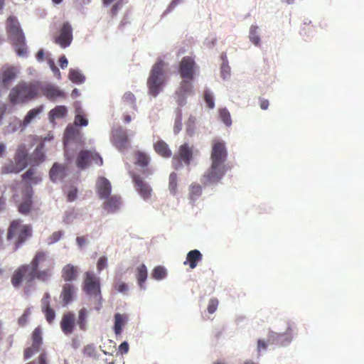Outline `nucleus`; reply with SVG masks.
Segmentation results:
<instances>
[{"instance_id":"c756f323","label":"nucleus","mask_w":364,"mask_h":364,"mask_svg":"<svg viewBox=\"0 0 364 364\" xmlns=\"http://www.w3.org/2000/svg\"><path fill=\"white\" fill-rule=\"evenodd\" d=\"M21 178L23 181L29 182L31 184H38L42 180L41 176L32 168H28L22 174Z\"/></svg>"},{"instance_id":"bb28decb","label":"nucleus","mask_w":364,"mask_h":364,"mask_svg":"<svg viewBox=\"0 0 364 364\" xmlns=\"http://www.w3.org/2000/svg\"><path fill=\"white\" fill-rule=\"evenodd\" d=\"M203 255L198 250H193L188 252L186 260L183 264H188L191 269H194L198 265V262L201 261Z\"/></svg>"},{"instance_id":"f3484780","label":"nucleus","mask_w":364,"mask_h":364,"mask_svg":"<svg viewBox=\"0 0 364 364\" xmlns=\"http://www.w3.org/2000/svg\"><path fill=\"white\" fill-rule=\"evenodd\" d=\"M77 289V287L70 282H65L62 286L60 297L64 306H67L74 301Z\"/></svg>"},{"instance_id":"4d7b16f0","label":"nucleus","mask_w":364,"mask_h":364,"mask_svg":"<svg viewBox=\"0 0 364 364\" xmlns=\"http://www.w3.org/2000/svg\"><path fill=\"white\" fill-rule=\"evenodd\" d=\"M87 242V240L85 236H78L76 237V243L80 248H82Z\"/></svg>"},{"instance_id":"423d86ee","label":"nucleus","mask_w":364,"mask_h":364,"mask_svg":"<svg viewBox=\"0 0 364 364\" xmlns=\"http://www.w3.org/2000/svg\"><path fill=\"white\" fill-rule=\"evenodd\" d=\"M38 95V87L35 84L19 82L10 91L9 97L10 102L15 104L24 103Z\"/></svg>"},{"instance_id":"f257e3e1","label":"nucleus","mask_w":364,"mask_h":364,"mask_svg":"<svg viewBox=\"0 0 364 364\" xmlns=\"http://www.w3.org/2000/svg\"><path fill=\"white\" fill-rule=\"evenodd\" d=\"M55 263L47 252L37 251L28 264H22L12 274L11 282L14 287L18 288L23 282L30 284L35 279L47 282L53 275Z\"/></svg>"},{"instance_id":"9b49d317","label":"nucleus","mask_w":364,"mask_h":364,"mask_svg":"<svg viewBox=\"0 0 364 364\" xmlns=\"http://www.w3.org/2000/svg\"><path fill=\"white\" fill-rule=\"evenodd\" d=\"M198 65L193 58L191 56L183 57L178 65V72L181 78L194 80Z\"/></svg>"},{"instance_id":"0eeeda50","label":"nucleus","mask_w":364,"mask_h":364,"mask_svg":"<svg viewBox=\"0 0 364 364\" xmlns=\"http://www.w3.org/2000/svg\"><path fill=\"white\" fill-rule=\"evenodd\" d=\"M92 162L99 166L103 165L102 158L95 150L82 149L78 152L75 164L79 169L87 168Z\"/></svg>"},{"instance_id":"dca6fc26","label":"nucleus","mask_w":364,"mask_h":364,"mask_svg":"<svg viewBox=\"0 0 364 364\" xmlns=\"http://www.w3.org/2000/svg\"><path fill=\"white\" fill-rule=\"evenodd\" d=\"M18 69L12 65H5L0 70V82L8 87L11 82L17 77Z\"/></svg>"},{"instance_id":"0e129e2a","label":"nucleus","mask_w":364,"mask_h":364,"mask_svg":"<svg viewBox=\"0 0 364 364\" xmlns=\"http://www.w3.org/2000/svg\"><path fill=\"white\" fill-rule=\"evenodd\" d=\"M28 318L26 317V314H23L19 318H18V323L21 326H24L27 322Z\"/></svg>"},{"instance_id":"3c124183","label":"nucleus","mask_w":364,"mask_h":364,"mask_svg":"<svg viewBox=\"0 0 364 364\" xmlns=\"http://www.w3.org/2000/svg\"><path fill=\"white\" fill-rule=\"evenodd\" d=\"M218 306V300L216 298H213L209 301L208 305V311L210 314H213L217 310Z\"/></svg>"},{"instance_id":"2f4dec72","label":"nucleus","mask_w":364,"mask_h":364,"mask_svg":"<svg viewBox=\"0 0 364 364\" xmlns=\"http://www.w3.org/2000/svg\"><path fill=\"white\" fill-rule=\"evenodd\" d=\"M154 148L155 151L162 157L168 158L172 154L168 144L162 140L157 141L154 144Z\"/></svg>"},{"instance_id":"de8ad7c7","label":"nucleus","mask_w":364,"mask_h":364,"mask_svg":"<svg viewBox=\"0 0 364 364\" xmlns=\"http://www.w3.org/2000/svg\"><path fill=\"white\" fill-rule=\"evenodd\" d=\"M64 232L62 230L54 232L48 238V244H53L59 241L63 236Z\"/></svg>"},{"instance_id":"a878e982","label":"nucleus","mask_w":364,"mask_h":364,"mask_svg":"<svg viewBox=\"0 0 364 364\" xmlns=\"http://www.w3.org/2000/svg\"><path fill=\"white\" fill-rule=\"evenodd\" d=\"M66 173V167L58 163H55L50 170V178L53 181L61 180Z\"/></svg>"},{"instance_id":"9d476101","label":"nucleus","mask_w":364,"mask_h":364,"mask_svg":"<svg viewBox=\"0 0 364 364\" xmlns=\"http://www.w3.org/2000/svg\"><path fill=\"white\" fill-rule=\"evenodd\" d=\"M193 159V147L188 144L184 143L178 148V152L172 159V166L176 170L183 167V164L189 166Z\"/></svg>"},{"instance_id":"393cba45","label":"nucleus","mask_w":364,"mask_h":364,"mask_svg":"<svg viewBox=\"0 0 364 364\" xmlns=\"http://www.w3.org/2000/svg\"><path fill=\"white\" fill-rule=\"evenodd\" d=\"M14 159L18 164H20L21 166H23L26 168L28 166V150L25 144H20L17 146Z\"/></svg>"},{"instance_id":"ea45409f","label":"nucleus","mask_w":364,"mask_h":364,"mask_svg":"<svg viewBox=\"0 0 364 364\" xmlns=\"http://www.w3.org/2000/svg\"><path fill=\"white\" fill-rule=\"evenodd\" d=\"M168 190L172 195L177 193V174L174 172L169 175Z\"/></svg>"},{"instance_id":"6ab92c4d","label":"nucleus","mask_w":364,"mask_h":364,"mask_svg":"<svg viewBox=\"0 0 364 364\" xmlns=\"http://www.w3.org/2000/svg\"><path fill=\"white\" fill-rule=\"evenodd\" d=\"M60 326L64 334L67 336L72 334L75 327V314L72 312L64 314L60 321Z\"/></svg>"},{"instance_id":"7c9ffc66","label":"nucleus","mask_w":364,"mask_h":364,"mask_svg":"<svg viewBox=\"0 0 364 364\" xmlns=\"http://www.w3.org/2000/svg\"><path fill=\"white\" fill-rule=\"evenodd\" d=\"M127 315L119 313L115 314L114 331L116 335H120L122 333V328L127 323Z\"/></svg>"},{"instance_id":"e2e57ef3","label":"nucleus","mask_w":364,"mask_h":364,"mask_svg":"<svg viewBox=\"0 0 364 364\" xmlns=\"http://www.w3.org/2000/svg\"><path fill=\"white\" fill-rule=\"evenodd\" d=\"M59 64H60V66L61 67V68H63V69L67 68L68 61L65 55H63L60 58Z\"/></svg>"},{"instance_id":"e433bc0d","label":"nucleus","mask_w":364,"mask_h":364,"mask_svg":"<svg viewBox=\"0 0 364 364\" xmlns=\"http://www.w3.org/2000/svg\"><path fill=\"white\" fill-rule=\"evenodd\" d=\"M202 193V187L197 183H193L189 187V199L193 205L195 201L200 196Z\"/></svg>"},{"instance_id":"4c0bfd02","label":"nucleus","mask_w":364,"mask_h":364,"mask_svg":"<svg viewBox=\"0 0 364 364\" xmlns=\"http://www.w3.org/2000/svg\"><path fill=\"white\" fill-rule=\"evenodd\" d=\"M136 164L141 167L147 166L150 161L149 156L144 152L137 151L136 153Z\"/></svg>"},{"instance_id":"4be33fe9","label":"nucleus","mask_w":364,"mask_h":364,"mask_svg":"<svg viewBox=\"0 0 364 364\" xmlns=\"http://www.w3.org/2000/svg\"><path fill=\"white\" fill-rule=\"evenodd\" d=\"M43 111V107H38L36 108L31 109L28 111L27 114L23 119V121L21 122L19 119H16L14 122L16 123V127L11 129V132H16L17 130V128L21 127L22 129L25 128L28 125V124L31 123V122L41 112Z\"/></svg>"},{"instance_id":"13d9d810","label":"nucleus","mask_w":364,"mask_h":364,"mask_svg":"<svg viewBox=\"0 0 364 364\" xmlns=\"http://www.w3.org/2000/svg\"><path fill=\"white\" fill-rule=\"evenodd\" d=\"M119 350L122 354H125L129 351V344L127 341L122 342L119 346Z\"/></svg>"},{"instance_id":"20e7f679","label":"nucleus","mask_w":364,"mask_h":364,"mask_svg":"<svg viewBox=\"0 0 364 364\" xmlns=\"http://www.w3.org/2000/svg\"><path fill=\"white\" fill-rule=\"evenodd\" d=\"M6 31L8 38L11 41L18 55H26V38L16 17L10 16L7 18Z\"/></svg>"},{"instance_id":"4468645a","label":"nucleus","mask_w":364,"mask_h":364,"mask_svg":"<svg viewBox=\"0 0 364 364\" xmlns=\"http://www.w3.org/2000/svg\"><path fill=\"white\" fill-rule=\"evenodd\" d=\"M73 41V28L68 22L63 23L59 30V34L55 38V43L61 48L69 46Z\"/></svg>"},{"instance_id":"774afa93","label":"nucleus","mask_w":364,"mask_h":364,"mask_svg":"<svg viewBox=\"0 0 364 364\" xmlns=\"http://www.w3.org/2000/svg\"><path fill=\"white\" fill-rule=\"evenodd\" d=\"M222 69H223V70H222L223 77L224 79H225L226 77H228L230 75L229 68H223Z\"/></svg>"},{"instance_id":"8fccbe9b","label":"nucleus","mask_w":364,"mask_h":364,"mask_svg":"<svg viewBox=\"0 0 364 364\" xmlns=\"http://www.w3.org/2000/svg\"><path fill=\"white\" fill-rule=\"evenodd\" d=\"M122 100L125 103L132 105L134 107H135L136 98H135L134 95L133 93H132L131 92H126L122 97Z\"/></svg>"},{"instance_id":"b1692460","label":"nucleus","mask_w":364,"mask_h":364,"mask_svg":"<svg viewBox=\"0 0 364 364\" xmlns=\"http://www.w3.org/2000/svg\"><path fill=\"white\" fill-rule=\"evenodd\" d=\"M111 183L104 177L99 178L97 183V192L100 198H107L111 193Z\"/></svg>"},{"instance_id":"864d4df0","label":"nucleus","mask_w":364,"mask_h":364,"mask_svg":"<svg viewBox=\"0 0 364 364\" xmlns=\"http://www.w3.org/2000/svg\"><path fill=\"white\" fill-rule=\"evenodd\" d=\"M123 1L122 0L117 1L112 7L110 14L112 17L116 16L119 10L122 9Z\"/></svg>"},{"instance_id":"603ef678","label":"nucleus","mask_w":364,"mask_h":364,"mask_svg":"<svg viewBox=\"0 0 364 364\" xmlns=\"http://www.w3.org/2000/svg\"><path fill=\"white\" fill-rule=\"evenodd\" d=\"M77 195V189L75 187H71L67 193V200L68 202L74 201Z\"/></svg>"},{"instance_id":"052dcab7","label":"nucleus","mask_w":364,"mask_h":364,"mask_svg":"<svg viewBox=\"0 0 364 364\" xmlns=\"http://www.w3.org/2000/svg\"><path fill=\"white\" fill-rule=\"evenodd\" d=\"M267 348V344L261 339L257 341V351L260 352L262 350H264Z\"/></svg>"},{"instance_id":"a211bd4d","label":"nucleus","mask_w":364,"mask_h":364,"mask_svg":"<svg viewBox=\"0 0 364 364\" xmlns=\"http://www.w3.org/2000/svg\"><path fill=\"white\" fill-rule=\"evenodd\" d=\"M79 267L69 263L63 267L61 270V278L64 282L71 283L72 282L77 280L79 277Z\"/></svg>"},{"instance_id":"1a4fd4ad","label":"nucleus","mask_w":364,"mask_h":364,"mask_svg":"<svg viewBox=\"0 0 364 364\" xmlns=\"http://www.w3.org/2000/svg\"><path fill=\"white\" fill-rule=\"evenodd\" d=\"M29 138L31 145L37 144V146L29 156L28 161L32 166H38L46 159L44 147L45 141L47 140V138H42L36 135H30Z\"/></svg>"},{"instance_id":"2eb2a0df","label":"nucleus","mask_w":364,"mask_h":364,"mask_svg":"<svg viewBox=\"0 0 364 364\" xmlns=\"http://www.w3.org/2000/svg\"><path fill=\"white\" fill-rule=\"evenodd\" d=\"M132 180L136 190L141 198L145 200L149 199L152 193L151 186L136 174H133Z\"/></svg>"},{"instance_id":"c03bdc74","label":"nucleus","mask_w":364,"mask_h":364,"mask_svg":"<svg viewBox=\"0 0 364 364\" xmlns=\"http://www.w3.org/2000/svg\"><path fill=\"white\" fill-rule=\"evenodd\" d=\"M196 118L190 117L186 124V132L189 136H192L195 132Z\"/></svg>"},{"instance_id":"680f3d73","label":"nucleus","mask_w":364,"mask_h":364,"mask_svg":"<svg viewBox=\"0 0 364 364\" xmlns=\"http://www.w3.org/2000/svg\"><path fill=\"white\" fill-rule=\"evenodd\" d=\"M38 364H48L46 353L43 352L38 358Z\"/></svg>"},{"instance_id":"bf43d9fd","label":"nucleus","mask_w":364,"mask_h":364,"mask_svg":"<svg viewBox=\"0 0 364 364\" xmlns=\"http://www.w3.org/2000/svg\"><path fill=\"white\" fill-rule=\"evenodd\" d=\"M259 100H260V103H259L260 108L263 110L267 109V108L269 105V100H266V99H263V98H259Z\"/></svg>"},{"instance_id":"f8f14e48","label":"nucleus","mask_w":364,"mask_h":364,"mask_svg":"<svg viewBox=\"0 0 364 364\" xmlns=\"http://www.w3.org/2000/svg\"><path fill=\"white\" fill-rule=\"evenodd\" d=\"M21 200L19 202L18 210L21 214L30 213L33 205L32 196L33 191L31 185H24L21 188Z\"/></svg>"},{"instance_id":"a18cd8bd","label":"nucleus","mask_w":364,"mask_h":364,"mask_svg":"<svg viewBox=\"0 0 364 364\" xmlns=\"http://www.w3.org/2000/svg\"><path fill=\"white\" fill-rule=\"evenodd\" d=\"M204 100L210 109H213L215 107L213 96L209 90L205 91Z\"/></svg>"},{"instance_id":"49530a36","label":"nucleus","mask_w":364,"mask_h":364,"mask_svg":"<svg viewBox=\"0 0 364 364\" xmlns=\"http://www.w3.org/2000/svg\"><path fill=\"white\" fill-rule=\"evenodd\" d=\"M113 287L117 291L122 294H125L128 291L127 284L121 281L114 282Z\"/></svg>"},{"instance_id":"39448f33","label":"nucleus","mask_w":364,"mask_h":364,"mask_svg":"<svg viewBox=\"0 0 364 364\" xmlns=\"http://www.w3.org/2000/svg\"><path fill=\"white\" fill-rule=\"evenodd\" d=\"M32 236L31 225L23 224L20 219L13 220L7 229L6 238L14 240V251L18 250Z\"/></svg>"},{"instance_id":"79ce46f5","label":"nucleus","mask_w":364,"mask_h":364,"mask_svg":"<svg viewBox=\"0 0 364 364\" xmlns=\"http://www.w3.org/2000/svg\"><path fill=\"white\" fill-rule=\"evenodd\" d=\"M219 115L223 122L228 127L232 124L231 116L229 111L226 108L219 109Z\"/></svg>"},{"instance_id":"6e6d98bb","label":"nucleus","mask_w":364,"mask_h":364,"mask_svg":"<svg viewBox=\"0 0 364 364\" xmlns=\"http://www.w3.org/2000/svg\"><path fill=\"white\" fill-rule=\"evenodd\" d=\"M182 129V119L181 114H179L175 120L173 127V131L175 134H178Z\"/></svg>"},{"instance_id":"72a5a7b5","label":"nucleus","mask_w":364,"mask_h":364,"mask_svg":"<svg viewBox=\"0 0 364 364\" xmlns=\"http://www.w3.org/2000/svg\"><path fill=\"white\" fill-rule=\"evenodd\" d=\"M68 110L65 106H57L49 112V118L50 121L55 119L63 118L67 115Z\"/></svg>"},{"instance_id":"c85d7f7f","label":"nucleus","mask_w":364,"mask_h":364,"mask_svg":"<svg viewBox=\"0 0 364 364\" xmlns=\"http://www.w3.org/2000/svg\"><path fill=\"white\" fill-rule=\"evenodd\" d=\"M121 205V199L116 196L109 197L103 204V208L107 210L108 213L116 212Z\"/></svg>"},{"instance_id":"09e8293b","label":"nucleus","mask_w":364,"mask_h":364,"mask_svg":"<svg viewBox=\"0 0 364 364\" xmlns=\"http://www.w3.org/2000/svg\"><path fill=\"white\" fill-rule=\"evenodd\" d=\"M107 258L105 256L100 257L97 262V272H102L104 269L107 268Z\"/></svg>"},{"instance_id":"5701e85b","label":"nucleus","mask_w":364,"mask_h":364,"mask_svg":"<svg viewBox=\"0 0 364 364\" xmlns=\"http://www.w3.org/2000/svg\"><path fill=\"white\" fill-rule=\"evenodd\" d=\"M50 294L45 293L41 299V310L44 313L46 321L51 323L55 317V311L50 307Z\"/></svg>"},{"instance_id":"5fc2aeb1","label":"nucleus","mask_w":364,"mask_h":364,"mask_svg":"<svg viewBox=\"0 0 364 364\" xmlns=\"http://www.w3.org/2000/svg\"><path fill=\"white\" fill-rule=\"evenodd\" d=\"M75 124L77 126H87L88 122L84 116L81 114H77L75 117Z\"/></svg>"},{"instance_id":"37998d69","label":"nucleus","mask_w":364,"mask_h":364,"mask_svg":"<svg viewBox=\"0 0 364 364\" xmlns=\"http://www.w3.org/2000/svg\"><path fill=\"white\" fill-rule=\"evenodd\" d=\"M250 39L255 46H259L260 43V38L257 34V27L252 26L250 31Z\"/></svg>"},{"instance_id":"c9c22d12","label":"nucleus","mask_w":364,"mask_h":364,"mask_svg":"<svg viewBox=\"0 0 364 364\" xmlns=\"http://www.w3.org/2000/svg\"><path fill=\"white\" fill-rule=\"evenodd\" d=\"M136 276L139 286L141 289H144L145 287L144 284L147 278V269L144 264H141L137 267Z\"/></svg>"},{"instance_id":"f03ea898","label":"nucleus","mask_w":364,"mask_h":364,"mask_svg":"<svg viewBox=\"0 0 364 364\" xmlns=\"http://www.w3.org/2000/svg\"><path fill=\"white\" fill-rule=\"evenodd\" d=\"M228 155L225 143L218 139L213 140L210 152L211 165L203 176L202 181L204 185L218 183L230 169V167L225 164Z\"/></svg>"},{"instance_id":"ddd939ff","label":"nucleus","mask_w":364,"mask_h":364,"mask_svg":"<svg viewBox=\"0 0 364 364\" xmlns=\"http://www.w3.org/2000/svg\"><path fill=\"white\" fill-rule=\"evenodd\" d=\"M42 334V329L40 327H37L33 330L31 334V346L24 350L25 359H28L29 358H31L32 355H33L35 353H38L40 350L41 346L43 343Z\"/></svg>"},{"instance_id":"338daca9","label":"nucleus","mask_w":364,"mask_h":364,"mask_svg":"<svg viewBox=\"0 0 364 364\" xmlns=\"http://www.w3.org/2000/svg\"><path fill=\"white\" fill-rule=\"evenodd\" d=\"M44 51L43 50H40L36 55V58L39 61H42L44 58Z\"/></svg>"},{"instance_id":"473e14b6","label":"nucleus","mask_w":364,"mask_h":364,"mask_svg":"<svg viewBox=\"0 0 364 364\" xmlns=\"http://www.w3.org/2000/svg\"><path fill=\"white\" fill-rule=\"evenodd\" d=\"M193 80H189L188 78H182V81L180 83L179 88L177 91V94L181 96H186L193 92Z\"/></svg>"},{"instance_id":"7ed1b4c3","label":"nucleus","mask_w":364,"mask_h":364,"mask_svg":"<svg viewBox=\"0 0 364 364\" xmlns=\"http://www.w3.org/2000/svg\"><path fill=\"white\" fill-rule=\"evenodd\" d=\"M167 63L161 59H158L153 65L147 79L146 85L148 93L156 97L164 89L166 82L165 68Z\"/></svg>"},{"instance_id":"6e6552de","label":"nucleus","mask_w":364,"mask_h":364,"mask_svg":"<svg viewBox=\"0 0 364 364\" xmlns=\"http://www.w3.org/2000/svg\"><path fill=\"white\" fill-rule=\"evenodd\" d=\"M82 289L87 295L99 299L102 298L100 279L92 272L87 271L84 273Z\"/></svg>"},{"instance_id":"69168bd1","label":"nucleus","mask_w":364,"mask_h":364,"mask_svg":"<svg viewBox=\"0 0 364 364\" xmlns=\"http://www.w3.org/2000/svg\"><path fill=\"white\" fill-rule=\"evenodd\" d=\"M6 208V198L4 196L0 197V213Z\"/></svg>"},{"instance_id":"cd10ccee","label":"nucleus","mask_w":364,"mask_h":364,"mask_svg":"<svg viewBox=\"0 0 364 364\" xmlns=\"http://www.w3.org/2000/svg\"><path fill=\"white\" fill-rule=\"evenodd\" d=\"M24 169L23 166L18 164L16 161L10 160L9 163L4 164L1 168V174L18 173Z\"/></svg>"},{"instance_id":"aec40b11","label":"nucleus","mask_w":364,"mask_h":364,"mask_svg":"<svg viewBox=\"0 0 364 364\" xmlns=\"http://www.w3.org/2000/svg\"><path fill=\"white\" fill-rule=\"evenodd\" d=\"M43 95L49 100H55L58 98H65V93L58 87L48 84L41 88Z\"/></svg>"},{"instance_id":"f704fd0d","label":"nucleus","mask_w":364,"mask_h":364,"mask_svg":"<svg viewBox=\"0 0 364 364\" xmlns=\"http://www.w3.org/2000/svg\"><path fill=\"white\" fill-rule=\"evenodd\" d=\"M87 317L88 311L85 308H82L78 311L77 324L81 331H85L87 328Z\"/></svg>"},{"instance_id":"58836bf2","label":"nucleus","mask_w":364,"mask_h":364,"mask_svg":"<svg viewBox=\"0 0 364 364\" xmlns=\"http://www.w3.org/2000/svg\"><path fill=\"white\" fill-rule=\"evenodd\" d=\"M69 79L74 83L81 84L85 81V76L78 70L71 69L69 72Z\"/></svg>"},{"instance_id":"412c9836","label":"nucleus","mask_w":364,"mask_h":364,"mask_svg":"<svg viewBox=\"0 0 364 364\" xmlns=\"http://www.w3.org/2000/svg\"><path fill=\"white\" fill-rule=\"evenodd\" d=\"M112 141L119 150H124L126 149L128 143L127 133L122 128L113 130Z\"/></svg>"},{"instance_id":"a19ab883","label":"nucleus","mask_w":364,"mask_h":364,"mask_svg":"<svg viewBox=\"0 0 364 364\" xmlns=\"http://www.w3.org/2000/svg\"><path fill=\"white\" fill-rule=\"evenodd\" d=\"M166 270L164 267L157 266L156 267L151 273V276L156 280H161L166 277Z\"/></svg>"}]
</instances>
